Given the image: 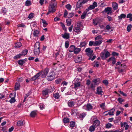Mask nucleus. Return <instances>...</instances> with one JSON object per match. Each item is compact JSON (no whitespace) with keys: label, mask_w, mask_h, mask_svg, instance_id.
I'll return each instance as SVG.
<instances>
[{"label":"nucleus","mask_w":132,"mask_h":132,"mask_svg":"<svg viewBox=\"0 0 132 132\" xmlns=\"http://www.w3.org/2000/svg\"><path fill=\"white\" fill-rule=\"evenodd\" d=\"M65 7L68 10H70L71 8V6L70 4H68L65 5Z\"/></svg>","instance_id":"8fccbe9b"},{"label":"nucleus","mask_w":132,"mask_h":132,"mask_svg":"<svg viewBox=\"0 0 132 132\" xmlns=\"http://www.w3.org/2000/svg\"><path fill=\"white\" fill-rule=\"evenodd\" d=\"M65 47L66 48H68L69 46V42L67 41L65 42Z\"/></svg>","instance_id":"bf43d9fd"},{"label":"nucleus","mask_w":132,"mask_h":132,"mask_svg":"<svg viewBox=\"0 0 132 132\" xmlns=\"http://www.w3.org/2000/svg\"><path fill=\"white\" fill-rule=\"evenodd\" d=\"M69 120L68 118H65L63 119V121L64 123H67L69 122Z\"/></svg>","instance_id":"72a5a7b5"},{"label":"nucleus","mask_w":132,"mask_h":132,"mask_svg":"<svg viewBox=\"0 0 132 132\" xmlns=\"http://www.w3.org/2000/svg\"><path fill=\"white\" fill-rule=\"evenodd\" d=\"M53 97L55 99H58L60 97L59 94L58 92L54 93L53 94Z\"/></svg>","instance_id":"412c9836"},{"label":"nucleus","mask_w":132,"mask_h":132,"mask_svg":"<svg viewBox=\"0 0 132 132\" xmlns=\"http://www.w3.org/2000/svg\"><path fill=\"white\" fill-rule=\"evenodd\" d=\"M87 44V43L86 42L84 41L81 42L80 44V46L81 47H85L86 45Z\"/></svg>","instance_id":"c85d7f7f"},{"label":"nucleus","mask_w":132,"mask_h":132,"mask_svg":"<svg viewBox=\"0 0 132 132\" xmlns=\"http://www.w3.org/2000/svg\"><path fill=\"white\" fill-rule=\"evenodd\" d=\"M34 14L32 13H31L29 15L28 18L29 19L32 18L34 16Z\"/></svg>","instance_id":"603ef678"},{"label":"nucleus","mask_w":132,"mask_h":132,"mask_svg":"<svg viewBox=\"0 0 132 132\" xmlns=\"http://www.w3.org/2000/svg\"><path fill=\"white\" fill-rule=\"evenodd\" d=\"M82 30L80 28V24L77 23L76 26L73 28V31L74 32L76 33L77 34H79Z\"/></svg>","instance_id":"20e7f679"},{"label":"nucleus","mask_w":132,"mask_h":132,"mask_svg":"<svg viewBox=\"0 0 132 132\" xmlns=\"http://www.w3.org/2000/svg\"><path fill=\"white\" fill-rule=\"evenodd\" d=\"M37 111L34 110L31 111L30 114V116L32 118L35 117L37 114Z\"/></svg>","instance_id":"ddd939ff"},{"label":"nucleus","mask_w":132,"mask_h":132,"mask_svg":"<svg viewBox=\"0 0 132 132\" xmlns=\"http://www.w3.org/2000/svg\"><path fill=\"white\" fill-rule=\"evenodd\" d=\"M98 23L97 21L96 20H93V23L95 25H96Z\"/></svg>","instance_id":"774afa93"},{"label":"nucleus","mask_w":132,"mask_h":132,"mask_svg":"<svg viewBox=\"0 0 132 132\" xmlns=\"http://www.w3.org/2000/svg\"><path fill=\"white\" fill-rule=\"evenodd\" d=\"M79 1H80L83 5L85 3H86L88 1V0H79Z\"/></svg>","instance_id":"6e6d98bb"},{"label":"nucleus","mask_w":132,"mask_h":132,"mask_svg":"<svg viewBox=\"0 0 132 132\" xmlns=\"http://www.w3.org/2000/svg\"><path fill=\"white\" fill-rule=\"evenodd\" d=\"M40 22L43 23V26L44 27H46L48 24L46 21L44 19H41Z\"/></svg>","instance_id":"5701e85b"},{"label":"nucleus","mask_w":132,"mask_h":132,"mask_svg":"<svg viewBox=\"0 0 132 132\" xmlns=\"http://www.w3.org/2000/svg\"><path fill=\"white\" fill-rule=\"evenodd\" d=\"M102 42V40H99L95 41L94 44V46H96L98 45H100L101 44Z\"/></svg>","instance_id":"a878e982"},{"label":"nucleus","mask_w":132,"mask_h":132,"mask_svg":"<svg viewBox=\"0 0 132 132\" xmlns=\"http://www.w3.org/2000/svg\"><path fill=\"white\" fill-rule=\"evenodd\" d=\"M121 127H122L123 126L125 127L128 125L127 123L126 122H124L123 123H121Z\"/></svg>","instance_id":"09e8293b"},{"label":"nucleus","mask_w":132,"mask_h":132,"mask_svg":"<svg viewBox=\"0 0 132 132\" xmlns=\"http://www.w3.org/2000/svg\"><path fill=\"white\" fill-rule=\"evenodd\" d=\"M85 52L87 55L89 57V60L91 59V48H87L85 50Z\"/></svg>","instance_id":"1a4fd4ad"},{"label":"nucleus","mask_w":132,"mask_h":132,"mask_svg":"<svg viewBox=\"0 0 132 132\" xmlns=\"http://www.w3.org/2000/svg\"><path fill=\"white\" fill-rule=\"evenodd\" d=\"M97 93L99 95H101V96L102 95V93L103 91L102 90V88L101 87H99L97 88Z\"/></svg>","instance_id":"f3484780"},{"label":"nucleus","mask_w":132,"mask_h":132,"mask_svg":"<svg viewBox=\"0 0 132 132\" xmlns=\"http://www.w3.org/2000/svg\"><path fill=\"white\" fill-rule=\"evenodd\" d=\"M49 72V69L48 68H46L42 73V78L45 77Z\"/></svg>","instance_id":"f8f14e48"},{"label":"nucleus","mask_w":132,"mask_h":132,"mask_svg":"<svg viewBox=\"0 0 132 132\" xmlns=\"http://www.w3.org/2000/svg\"><path fill=\"white\" fill-rule=\"evenodd\" d=\"M112 111V112H111V111H110V112H109L108 113V114L110 115H113V113H114V111H115V109H112L111 110H113Z\"/></svg>","instance_id":"864d4df0"},{"label":"nucleus","mask_w":132,"mask_h":132,"mask_svg":"<svg viewBox=\"0 0 132 132\" xmlns=\"http://www.w3.org/2000/svg\"><path fill=\"white\" fill-rule=\"evenodd\" d=\"M18 26L20 27H26V26L23 23L20 24H19Z\"/></svg>","instance_id":"338daca9"},{"label":"nucleus","mask_w":132,"mask_h":132,"mask_svg":"<svg viewBox=\"0 0 132 132\" xmlns=\"http://www.w3.org/2000/svg\"><path fill=\"white\" fill-rule=\"evenodd\" d=\"M92 65L94 67H98L99 66V63L98 62H95L92 63Z\"/></svg>","instance_id":"4c0bfd02"},{"label":"nucleus","mask_w":132,"mask_h":132,"mask_svg":"<svg viewBox=\"0 0 132 132\" xmlns=\"http://www.w3.org/2000/svg\"><path fill=\"white\" fill-rule=\"evenodd\" d=\"M75 48H76V47L75 46L71 45L69 48V51L70 52H74Z\"/></svg>","instance_id":"6ab92c4d"},{"label":"nucleus","mask_w":132,"mask_h":132,"mask_svg":"<svg viewBox=\"0 0 132 132\" xmlns=\"http://www.w3.org/2000/svg\"><path fill=\"white\" fill-rule=\"evenodd\" d=\"M82 108L86 110L90 111L91 110V104H87L86 105H85L82 107Z\"/></svg>","instance_id":"9b49d317"},{"label":"nucleus","mask_w":132,"mask_h":132,"mask_svg":"<svg viewBox=\"0 0 132 132\" xmlns=\"http://www.w3.org/2000/svg\"><path fill=\"white\" fill-rule=\"evenodd\" d=\"M81 57L80 56L75 59L74 61L76 63H77L80 62L81 61Z\"/></svg>","instance_id":"aec40b11"},{"label":"nucleus","mask_w":132,"mask_h":132,"mask_svg":"<svg viewBox=\"0 0 132 132\" xmlns=\"http://www.w3.org/2000/svg\"><path fill=\"white\" fill-rule=\"evenodd\" d=\"M42 74L40 72L37 73L35 75L30 79V81H32L36 80Z\"/></svg>","instance_id":"0eeeda50"},{"label":"nucleus","mask_w":132,"mask_h":132,"mask_svg":"<svg viewBox=\"0 0 132 132\" xmlns=\"http://www.w3.org/2000/svg\"><path fill=\"white\" fill-rule=\"evenodd\" d=\"M39 106L40 109L41 110H43L45 108V105L43 103H40Z\"/></svg>","instance_id":"37998d69"},{"label":"nucleus","mask_w":132,"mask_h":132,"mask_svg":"<svg viewBox=\"0 0 132 132\" xmlns=\"http://www.w3.org/2000/svg\"><path fill=\"white\" fill-rule=\"evenodd\" d=\"M62 81V79H58L56 80L55 81V82L56 84H58L60 83L61 81Z\"/></svg>","instance_id":"79ce46f5"},{"label":"nucleus","mask_w":132,"mask_h":132,"mask_svg":"<svg viewBox=\"0 0 132 132\" xmlns=\"http://www.w3.org/2000/svg\"><path fill=\"white\" fill-rule=\"evenodd\" d=\"M102 39V36L101 35H99L97 37H95V40H97L99 39Z\"/></svg>","instance_id":"680f3d73"},{"label":"nucleus","mask_w":132,"mask_h":132,"mask_svg":"<svg viewBox=\"0 0 132 132\" xmlns=\"http://www.w3.org/2000/svg\"><path fill=\"white\" fill-rule=\"evenodd\" d=\"M75 126V123L73 121H72L70 122V127L72 128Z\"/></svg>","instance_id":"c756f323"},{"label":"nucleus","mask_w":132,"mask_h":132,"mask_svg":"<svg viewBox=\"0 0 132 132\" xmlns=\"http://www.w3.org/2000/svg\"><path fill=\"white\" fill-rule=\"evenodd\" d=\"M28 50H23L22 51L21 54L22 55H26L28 53Z\"/></svg>","instance_id":"c03bdc74"},{"label":"nucleus","mask_w":132,"mask_h":132,"mask_svg":"<svg viewBox=\"0 0 132 132\" xmlns=\"http://www.w3.org/2000/svg\"><path fill=\"white\" fill-rule=\"evenodd\" d=\"M117 100L119 101V103H120V104H121L122 102H124V100L120 97Z\"/></svg>","instance_id":"5fc2aeb1"},{"label":"nucleus","mask_w":132,"mask_h":132,"mask_svg":"<svg viewBox=\"0 0 132 132\" xmlns=\"http://www.w3.org/2000/svg\"><path fill=\"white\" fill-rule=\"evenodd\" d=\"M40 52L39 44V43H36L35 44L34 47V54L35 55H38Z\"/></svg>","instance_id":"7ed1b4c3"},{"label":"nucleus","mask_w":132,"mask_h":132,"mask_svg":"<svg viewBox=\"0 0 132 132\" xmlns=\"http://www.w3.org/2000/svg\"><path fill=\"white\" fill-rule=\"evenodd\" d=\"M21 43L20 42H18L15 43V47L16 48H19L21 47Z\"/></svg>","instance_id":"7c9ffc66"},{"label":"nucleus","mask_w":132,"mask_h":132,"mask_svg":"<svg viewBox=\"0 0 132 132\" xmlns=\"http://www.w3.org/2000/svg\"><path fill=\"white\" fill-rule=\"evenodd\" d=\"M86 114V113H83L80 114V118H83L85 117Z\"/></svg>","instance_id":"052dcab7"},{"label":"nucleus","mask_w":132,"mask_h":132,"mask_svg":"<svg viewBox=\"0 0 132 132\" xmlns=\"http://www.w3.org/2000/svg\"><path fill=\"white\" fill-rule=\"evenodd\" d=\"M62 36L64 39H68L69 38V33H65L64 34L62 35Z\"/></svg>","instance_id":"a211bd4d"},{"label":"nucleus","mask_w":132,"mask_h":132,"mask_svg":"<svg viewBox=\"0 0 132 132\" xmlns=\"http://www.w3.org/2000/svg\"><path fill=\"white\" fill-rule=\"evenodd\" d=\"M48 93V90L46 89L43 91L42 93L43 95H47Z\"/></svg>","instance_id":"a19ab883"},{"label":"nucleus","mask_w":132,"mask_h":132,"mask_svg":"<svg viewBox=\"0 0 132 132\" xmlns=\"http://www.w3.org/2000/svg\"><path fill=\"white\" fill-rule=\"evenodd\" d=\"M68 14V12L67 11L65 10L64 11V17L65 18L67 16Z\"/></svg>","instance_id":"0e129e2a"},{"label":"nucleus","mask_w":132,"mask_h":132,"mask_svg":"<svg viewBox=\"0 0 132 132\" xmlns=\"http://www.w3.org/2000/svg\"><path fill=\"white\" fill-rule=\"evenodd\" d=\"M104 11L106 12L108 14L112 13V8L110 7H108L105 9Z\"/></svg>","instance_id":"2eb2a0df"},{"label":"nucleus","mask_w":132,"mask_h":132,"mask_svg":"<svg viewBox=\"0 0 132 132\" xmlns=\"http://www.w3.org/2000/svg\"><path fill=\"white\" fill-rule=\"evenodd\" d=\"M75 104V102L74 101H69L68 102V104L69 107H71L73 106Z\"/></svg>","instance_id":"4be33fe9"},{"label":"nucleus","mask_w":132,"mask_h":132,"mask_svg":"<svg viewBox=\"0 0 132 132\" xmlns=\"http://www.w3.org/2000/svg\"><path fill=\"white\" fill-rule=\"evenodd\" d=\"M126 17V15L124 14H122L121 15L118 16L119 19H121L122 18H125Z\"/></svg>","instance_id":"ea45409f"},{"label":"nucleus","mask_w":132,"mask_h":132,"mask_svg":"<svg viewBox=\"0 0 132 132\" xmlns=\"http://www.w3.org/2000/svg\"><path fill=\"white\" fill-rule=\"evenodd\" d=\"M68 82L65 81H63L62 83V85H63V86H64V85L67 86L68 84Z\"/></svg>","instance_id":"e2e57ef3"},{"label":"nucleus","mask_w":132,"mask_h":132,"mask_svg":"<svg viewBox=\"0 0 132 132\" xmlns=\"http://www.w3.org/2000/svg\"><path fill=\"white\" fill-rule=\"evenodd\" d=\"M20 86V84L18 83H16L15 85V90H18Z\"/></svg>","instance_id":"c9c22d12"},{"label":"nucleus","mask_w":132,"mask_h":132,"mask_svg":"<svg viewBox=\"0 0 132 132\" xmlns=\"http://www.w3.org/2000/svg\"><path fill=\"white\" fill-rule=\"evenodd\" d=\"M22 55L21 54H19L16 55L15 56H14V59H17L19 58Z\"/></svg>","instance_id":"49530a36"},{"label":"nucleus","mask_w":132,"mask_h":132,"mask_svg":"<svg viewBox=\"0 0 132 132\" xmlns=\"http://www.w3.org/2000/svg\"><path fill=\"white\" fill-rule=\"evenodd\" d=\"M60 23L61 25V26L62 27L63 29L65 31H67V28L65 27V25L62 22H60Z\"/></svg>","instance_id":"cd10ccee"},{"label":"nucleus","mask_w":132,"mask_h":132,"mask_svg":"<svg viewBox=\"0 0 132 132\" xmlns=\"http://www.w3.org/2000/svg\"><path fill=\"white\" fill-rule=\"evenodd\" d=\"M131 27L132 26L131 25L129 24L128 25L127 27V31L128 32H129L130 31Z\"/></svg>","instance_id":"3c124183"},{"label":"nucleus","mask_w":132,"mask_h":132,"mask_svg":"<svg viewBox=\"0 0 132 132\" xmlns=\"http://www.w3.org/2000/svg\"><path fill=\"white\" fill-rule=\"evenodd\" d=\"M97 6V4L96 2H94L92 5H91V9H94L95 7Z\"/></svg>","instance_id":"58836bf2"},{"label":"nucleus","mask_w":132,"mask_h":132,"mask_svg":"<svg viewBox=\"0 0 132 132\" xmlns=\"http://www.w3.org/2000/svg\"><path fill=\"white\" fill-rule=\"evenodd\" d=\"M112 125L110 123H108L106 125V128H111L112 126Z\"/></svg>","instance_id":"4d7b16f0"},{"label":"nucleus","mask_w":132,"mask_h":132,"mask_svg":"<svg viewBox=\"0 0 132 132\" xmlns=\"http://www.w3.org/2000/svg\"><path fill=\"white\" fill-rule=\"evenodd\" d=\"M102 82L106 85H107L108 84V81L106 80H104L102 81Z\"/></svg>","instance_id":"13d9d810"},{"label":"nucleus","mask_w":132,"mask_h":132,"mask_svg":"<svg viewBox=\"0 0 132 132\" xmlns=\"http://www.w3.org/2000/svg\"><path fill=\"white\" fill-rule=\"evenodd\" d=\"M80 83L79 82L75 83L74 84L73 88L76 90L80 86Z\"/></svg>","instance_id":"dca6fc26"},{"label":"nucleus","mask_w":132,"mask_h":132,"mask_svg":"<svg viewBox=\"0 0 132 132\" xmlns=\"http://www.w3.org/2000/svg\"><path fill=\"white\" fill-rule=\"evenodd\" d=\"M112 6L113 9L115 10H116L118 9V5L117 4L116 2L113 3Z\"/></svg>","instance_id":"393cba45"},{"label":"nucleus","mask_w":132,"mask_h":132,"mask_svg":"<svg viewBox=\"0 0 132 132\" xmlns=\"http://www.w3.org/2000/svg\"><path fill=\"white\" fill-rule=\"evenodd\" d=\"M25 122L23 120H21L17 121V125L18 126H24L25 125Z\"/></svg>","instance_id":"9d476101"},{"label":"nucleus","mask_w":132,"mask_h":132,"mask_svg":"<svg viewBox=\"0 0 132 132\" xmlns=\"http://www.w3.org/2000/svg\"><path fill=\"white\" fill-rule=\"evenodd\" d=\"M83 5L82 3L80 1H79V0L77 2L76 10H77L78 9L82 7Z\"/></svg>","instance_id":"4468645a"},{"label":"nucleus","mask_w":132,"mask_h":132,"mask_svg":"<svg viewBox=\"0 0 132 132\" xmlns=\"http://www.w3.org/2000/svg\"><path fill=\"white\" fill-rule=\"evenodd\" d=\"M100 82V79L99 78L94 79H93L91 84V89L94 90L95 86L98 85Z\"/></svg>","instance_id":"f03ea898"},{"label":"nucleus","mask_w":132,"mask_h":132,"mask_svg":"<svg viewBox=\"0 0 132 132\" xmlns=\"http://www.w3.org/2000/svg\"><path fill=\"white\" fill-rule=\"evenodd\" d=\"M91 10V5H90L88 8L86 9L83 12L81 16V19H84L85 18V16L87 14H88L90 13L89 12H88L89 10Z\"/></svg>","instance_id":"39448f33"},{"label":"nucleus","mask_w":132,"mask_h":132,"mask_svg":"<svg viewBox=\"0 0 132 132\" xmlns=\"http://www.w3.org/2000/svg\"><path fill=\"white\" fill-rule=\"evenodd\" d=\"M80 51V49L76 48H75V51L74 52V53L75 54H78Z\"/></svg>","instance_id":"e433bc0d"},{"label":"nucleus","mask_w":132,"mask_h":132,"mask_svg":"<svg viewBox=\"0 0 132 132\" xmlns=\"http://www.w3.org/2000/svg\"><path fill=\"white\" fill-rule=\"evenodd\" d=\"M1 129H0V131H6L5 128L4 127H1Z\"/></svg>","instance_id":"69168bd1"},{"label":"nucleus","mask_w":132,"mask_h":132,"mask_svg":"<svg viewBox=\"0 0 132 132\" xmlns=\"http://www.w3.org/2000/svg\"><path fill=\"white\" fill-rule=\"evenodd\" d=\"M25 5L27 6H29L31 4V1L29 0H27L25 2Z\"/></svg>","instance_id":"473e14b6"},{"label":"nucleus","mask_w":132,"mask_h":132,"mask_svg":"<svg viewBox=\"0 0 132 132\" xmlns=\"http://www.w3.org/2000/svg\"><path fill=\"white\" fill-rule=\"evenodd\" d=\"M100 124V121L98 120H96L94 122V125L96 126H98Z\"/></svg>","instance_id":"2f4dec72"},{"label":"nucleus","mask_w":132,"mask_h":132,"mask_svg":"<svg viewBox=\"0 0 132 132\" xmlns=\"http://www.w3.org/2000/svg\"><path fill=\"white\" fill-rule=\"evenodd\" d=\"M55 4H54V3H51L49 6V9L50 10H52L53 12H54L55 11Z\"/></svg>","instance_id":"6e6552de"},{"label":"nucleus","mask_w":132,"mask_h":132,"mask_svg":"<svg viewBox=\"0 0 132 132\" xmlns=\"http://www.w3.org/2000/svg\"><path fill=\"white\" fill-rule=\"evenodd\" d=\"M18 62L19 65L22 66L23 65V64L25 62L24 60H19L18 61Z\"/></svg>","instance_id":"f704fd0d"},{"label":"nucleus","mask_w":132,"mask_h":132,"mask_svg":"<svg viewBox=\"0 0 132 132\" xmlns=\"http://www.w3.org/2000/svg\"><path fill=\"white\" fill-rule=\"evenodd\" d=\"M55 73L53 71L50 72L49 74L47 77V79L49 81H52L54 78Z\"/></svg>","instance_id":"423d86ee"},{"label":"nucleus","mask_w":132,"mask_h":132,"mask_svg":"<svg viewBox=\"0 0 132 132\" xmlns=\"http://www.w3.org/2000/svg\"><path fill=\"white\" fill-rule=\"evenodd\" d=\"M15 101V100L14 97H12L10 100L9 101V102L11 103H14Z\"/></svg>","instance_id":"de8ad7c7"},{"label":"nucleus","mask_w":132,"mask_h":132,"mask_svg":"<svg viewBox=\"0 0 132 132\" xmlns=\"http://www.w3.org/2000/svg\"><path fill=\"white\" fill-rule=\"evenodd\" d=\"M71 20L69 19L66 20V22L67 23V25L68 26H70L71 24Z\"/></svg>","instance_id":"bb28decb"},{"label":"nucleus","mask_w":132,"mask_h":132,"mask_svg":"<svg viewBox=\"0 0 132 132\" xmlns=\"http://www.w3.org/2000/svg\"><path fill=\"white\" fill-rule=\"evenodd\" d=\"M110 55V52L107 51L106 49H104L103 51L100 54L101 59L103 60L105 59Z\"/></svg>","instance_id":"f257e3e1"},{"label":"nucleus","mask_w":132,"mask_h":132,"mask_svg":"<svg viewBox=\"0 0 132 132\" xmlns=\"http://www.w3.org/2000/svg\"><path fill=\"white\" fill-rule=\"evenodd\" d=\"M39 34V31L37 30H34L33 33V35L35 37L38 36Z\"/></svg>","instance_id":"b1692460"},{"label":"nucleus","mask_w":132,"mask_h":132,"mask_svg":"<svg viewBox=\"0 0 132 132\" xmlns=\"http://www.w3.org/2000/svg\"><path fill=\"white\" fill-rule=\"evenodd\" d=\"M7 11V10L5 7L3 8H2V12L3 13L5 14Z\"/></svg>","instance_id":"a18cd8bd"}]
</instances>
